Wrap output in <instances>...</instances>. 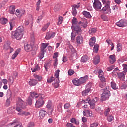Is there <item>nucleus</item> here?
<instances>
[{
    "label": "nucleus",
    "instance_id": "33",
    "mask_svg": "<svg viewBox=\"0 0 127 127\" xmlns=\"http://www.w3.org/2000/svg\"><path fill=\"white\" fill-rule=\"evenodd\" d=\"M50 66H51V62H49L48 63H46L44 64V68L46 71L50 68Z\"/></svg>",
    "mask_w": 127,
    "mask_h": 127
},
{
    "label": "nucleus",
    "instance_id": "51",
    "mask_svg": "<svg viewBox=\"0 0 127 127\" xmlns=\"http://www.w3.org/2000/svg\"><path fill=\"white\" fill-rule=\"evenodd\" d=\"M41 53L39 54V60H41V59H42V58H43V57H44V52H41Z\"/></svg>",
    "mask_w": 127,
    "mask_h": 127
},
{
    "label": "nucleus",
    "instance_id": "54",
    "mask_svg": "<svg viewBox=\"0 0 127 127\" xmlns=\"http://www.w3.org/2000/svg\"><path fill=\"white\" fill-rule=\"evenodd\" d=\"M106 81H101V82L99 84V87L100 88H105L106 87Z\"/></svg>",
    "mask_w": 127,
    "mask_h": 127
},
{
    "label": "nucleus",
    "instance_id": "50",
    "mask_svg": "<svg viewBox=\"0 0 127 127\" xmlns=\"http://www.w3.org/2000/svg\"><path fill=\"white\" fill-rule=\"evenodd\" d=\"M111 87L113 89V90H117V85L115 82H111Z\"/></svg>",
    "mask_w": 127,
    "mask_h": 127
},
{
    "label": "nucleus",
    "instance_id": "32",
    "mask_svg": "<svg viewBox=\"0 0 127 127\" xmlns=\"http://www.w3.org/2000/svg\"><path fill=\"white\" fill-rule=\"evenodd\" d=\"M59 83H60V81H59V78L56 79L54 84V88H55V89L59 87Z\"/></svg>",
    "mask_w": 127,
    "mask_h": 127
},
{
    "label": "nucleus",
    "instance_id": "29",
    "mask_svg": "<svg viewBox=\"0 0 127 127\" xmlns=\"http://www.w3.org/2000/svg\"><path fill=\"white\" fill-rule=\"evenodd\" d=\"M8 21V20L6 18H0V23H1V24H3V25H5V24H6Z\"/></svg>",
    "mask_w": 127,
    "mask_h": 127
},
{
    "label": "nucleus",
    "instance_id": "61",
    "mask_svg": "<svg viewBox=\"0 0 127 127\" xmlns=\"http://www.w3.org/2000/svg\"><path fill=\"white\" fill-rule=\"evenodd\" d=\"M113 120H114V117H113V116L109 115L108 116L107 121H108V122H112V121H113Z\"/></svg>",
    "mask_w": 127,
    "mask_h": 127
},
{
    "label": "nucleus",
    "instance_id": "18",
    "mask_svg": "<svg viewBox=\"0 0 127 127\" xmlns=\"http://www.w3.org/2000/svg\"><path fill=\"white\" fill-rule=\"evenodd\" d=\"M76 42L77 44H82L83 42H84V38L81 35H79L76 37Z\"/></svg>",
    "mask_w": 127,
    "mask_h": 127
},
{
    "label": "nucleus",
    "instance_id": "47",
    "mask_svg": "<svg viewBox=\"0 0 127 127\" xmlns=\"http://www.w3.org/2000/svg\"><path fill=\"white\" fill-rule=\"evenodd\" d=\"M122 50V44L119 43L117 45V51L118 52Z\"/></svg>",
    "mask_w": 127,
    "mask_h": 127
},
{
    "label": "nucleus",
    "instance_id": "17",
    "mask_svg": "<svg viewBox=\"0 0 127 127\" xmlns=\"http://www.w3.org/2000/svg\"><path fill=\"white\" fill-rule=\"evenodd\" d=\"M25 11L24 10H19L17 9L16 10L15 15L17 17H21L23 15H24Z\"/></svg>",
    "mask_w": 127,
    "mask_h": 127
},
{
    "label": "nucleus",
    "instance_id": "44",
    "mask_svg": "<svg viewBox=\"0 0 127 127\" xmlns=\"http://www.w3.org/2000/svg\"><path fill=\"white\" fill-rule=\"evenodd\" d=\"M14 20H15V19L13 18L11 20V21L9 22L10 25V30H11L12 28H13V26H14V23H13Z\"/></svg>",
    "mask_w": 127,
    "mask_h": 127
},
{
    "label": "nucleus",
    "instance_id": "5",
    "mask_svg": "<svg viewBox=\"0 0 127 127\" xmlns=\"http://www.w3.org/2000/svg\"><path fill=\"white\" fill-rule=\"evenodd\" d=\"M37 99H38V100L35 104L36 108H40V107H42L44 104V101H43V99H44V95L40 94L38 95V94Z\"/></svg>",
    "mask_w": 127,
    "mask_h": 127
},
{
    "label": "nucleus",
    "instance_id": "37",
    "mask_svg": "<svg viewBox=\"0 0 127 127\" xmlns=\"http://www.w3.org/2000/svg\"><path fill=\"white\" fill-rule=\"evenodd\" d=\"M14 12H15V7L14 6H11L10 7L9 13L10 14H14Z\"/></svg>",
    "mask_w": 127,
    "mask_h": 127
},
{
    "label": "nucleus",
    "instance_id": "23",
    "mask_svg": "<svg viewBox=\"0 0 127 127\" xmlns=\"http://www.w3.org/2000/svg\"><path fill=\"white\" fill-rule=\"evenodd\" d=\"M118 78L121 79V80H124L125 79V76H126V72H120L117 73Z\"/></svg>",
    "mask_w": 127,
    "mask_h": 127
},
{
    "label": "nucleus",
    "instance_id": "16",
    "mask_svg": "<svg viewBox=\"0 0 127 127\" xmlns=\"http://www.w3.org/2000/svg\"><path fill=\"white\" fill-rule=\"evenodd\" d=\"M89 85H87L85 90L82 92V96H87V95L91 92V87H89Z\"/></svg>",
    "mask_w": 127,
    "mask_h": 127
},
{
    "label": "nucleus",
    "instance_id": "21",
    "mask_svg": "<svg viewBox=\"0 0 127 127\" xmlns=\"http://www.w3.org/2000/svg\"><path fill=\"white\" fill-rule=\"evenodd\" d=\"M93 62L94 65H98L100 62V56H95L93 59Z\"/></svg>",
    "mask_w": 127,
    "mask_h": 127
},
{
    "label": "nucleus",
    "instance_id": "52",
    "mask_svg": "<svg viewBox=\"0 0 127 127\" xmlns=\"http://www.w3.org/2000/svg\"><path fill=\"white\" fill-rule=\"evenodd\" d=\"M101 18L102 20H104V21H108V20H109V18H108V17H107V16L105 15H102L101 16Z\"/></svg>",
    "mask_w": 127,
    "mask_h": 127
},
{
    "label": "nucleus",
    "instance_id": "4",
    "mask_svg": "<svg viewBox=\"0 0 127 127\" xmlns=\"http://www.w3.org/2000/svg\"><path fill=\"white\" fill-rule=\"evenodd\" d=\"M104 7H103L102 10L104 12V13H111V8H110V1L107 0H102Z\"/></svg>",
    "mask_w": 127,
    "mask_h": 127
},
{
    "label": "nucleus",
    "instance_id": "26",
    "mask_svg": "<svg viewBox=\"0 0 127 127\" xmlns=\"http://www.w3.org/2000/svg\"><path fill=\"white\" fill-rule=\"evenodd\" d=\"M82 14L84 15V17H86V18H91L92 17L90 12H87L86 11H83L82 12Z\"/></svg>",
    "mask_w": 127,
    "mask_h": 127
},
{
    "label": "nucleus",
    "instance_id": "34",
    "mask_svg": "<svg viewBox=\"0 0 127 127\" xmlns=\"http://www.w3.org/2000/svg\"><path fill=\"white\" fill-rule=\"evenodd\" d=\"M88 60H89V57H88V56L84 55L81 57V62L85 63V62H87V61H88Z\"/></svg>",
    "mask_w": 127,
    "mask_h": 127
},
{
    "label": "nucleus",
    "instance_id": "28",
    "mask_svg": "<svg viewBox=\"0 0 127 127\" xmlns=\"http://www.w3.org/2000/svg\"><path fill=\"white\" fill-rule=\"evenodd\" d=\"M19 52H20V49L19 48L16 50V51L15 52L14 54L12 55V59H15L16 57H17V55L19 54Z\"/></svg>",
    "mask_w": 127,
    "mask_h": 127
},
{
    "label": "nucleus",
    "instance_id": "53",
    "mask_svg": "<svg viewBox=\"0 0 127 127\" xmlns=\"http://www.w3.org/2000/svg\"><path fill=\"white\" fill-rule=\"evenodd\" d=\"M14 109H15L14 107H10V108H9L7 110L8 114H12V113H13V110Z\"/></svg>",
    "mask_w": 127,
    "mask_h": 127
},
{
    "label": "nucleus",
    "instance_id": "20",
    "mask_svg": "<svg viewBox=\"0 0 127 127\" xmlns=\"http://www.w3.org/2000/svg\"><path fill=\"white\" fill-rule=\"evenodd\" d=\"M109 60L111 64H114L116 62V56L115 55H110L109 57Z\"/></svg>",
    "mask_w": 127,
    "mask_h": 127
},
{
    "label": "nucleus",
    "instance_id": "19",
    "mask_svg": "<svg viewBox=\"0 0 127 127\" xmlns=\"http://www.w3.org/2000/svg\"><path fill=\"white\" fill-rule=\"evenodd\" d=\"M88 79H89V76H88V75H86L84 77H80L79 79L80 85H82V84H85V83L87 82Z\"/></svg>",
    "mask_w": 127,
    "mask_h": 127
},
{
    "label": "nucleus",
    "instance_id": "25",
    "mask_svg": "<svg viewBox=\"0 0 127 127\" xmlns=\"http://www.w3.org/2000/svg\"><path fill=\"white\" fill-rule=\"evenodd\" d=\"M49 45V43H42V46L41 47V51L45 52V49L46 47Z\"/></svg>",
    "mask_w": 127,
    "mask_h": 127
},
{
    "label": "nucleus",
    "instance_id": "10",
    "mask_svg": "<svg viewBox=\"0 0 127 127\" xmlns=\"http://www.w3.org/2000/svg\"><path fill=\"white\" fill-rule=\"evenodd\" d=\"M11 91L9 90L7 92V100L6 101V107H9L10 106V103L11 102Z\"/></svg>",
    "mask_w": 127,
    "mask_h": 127
},
{
    "label": "nucleus",
    "instance_id": "9",
    "mask_svg": "<svg viewBox=\"0 0 127 127\" xmlns=\"http://www.w3.org/2000/svg\"><path fill=\"white\" fill-rule=\"evenodd\" d=\"M37 93L36 92H32L31 95L29 97L28 99L27 100V102L30 106L32 105V101L35 99H37Z\"/></svg>",
    "mask_w": 127,
    "mask_h": 127
},
{
    "label": "nucleus",
    "instance_id": "64",
    "mask_svg": "<svg viewBox=\"0 0 127 127\" xmlns=\"http://www.w3.org/2000/svg\"><path fill=\"white\" fill-rule=\"evenodd\" d=\"M97 126H98V123L95 122L91 124L90 127H97Z\"/></svg>",
    "mask_w": 127,
    "mask_h": 127
},
{
    "label": "nucleus",
    "instance_id": "7",
    "mask_svg": "<svg viewBox=\"0 0 127 127\" xmlns=\"http://www.w3.org/2000/svg\"><path fill=\"white\" fill-rule=\"evenodd\" d=\"M46 107L49 116L52 115L54 107L52 105L51 100H48Z\"/></svg>",
    "mask_w": 127,
    "mask_h": 127
},
{
    "label": "nucleus",
    "instance_id": "3",
    "mask_svg": "<svg viewBox=\"0 0 127 127\" xmlns=\"http://www.w3.org/2000/svg\"><path fill=\"white\" fill-rule=\"evenodd\" d=\"M25 108H26L25 102L20 97H19L16 103V111L17 112H21V109H25Z\"/></svg>",
    "mask_w": 127,
    "mask_h": 127
},
{
    "label": "nucleus",
    "instance_id": "48",
    "mask_svg": "<svg viewBox=\"0 0 127 127\" xmlns=\"http://www.w3.org/2000/svg\"><path fill=\"white\" fill-rule=\"evenodd\" d=\"M76 34H77L75 32L74 33V32H71V40H75V38H76Z\"/></svg>",
    "mask_w": 127,
    "mask_h": 127
},
{
    "label": "nucleus",
    "instance_id": "60",
    "mask_svg": "<svg viewBox=\"0 0 127 127\" xmlns=\"http://www.w3.org/2000/svg\"><path fill=\"white\" fill-rule=\"evenodd\" d=\"M77 22H78L77 21V18L73 17L72 19V26H75L74 25H76Z\"/></svg>",
    "mask_w": 127,
    "mask_h": 127
},
{
    "label": "nucleus",
    "instance_id": "14",
    "mask_svg": "<svg viewBox=\"0 0 127 127\" xmlns=\"http://www.w3.org/2000/svg\"><path fill=\"white\" fill-rule=\"evenodd\" d=\"M55 32H48L46 33L45 39L46 40H49V39H51V38H53L54 36H55Z\"/></svg>",
    "mask_w": 127,
    "mask_h": 127
},
{
    "label": "nucleus",
    "instance_id": "56",
    "mask_svg": "<svg viewBox=\"0 0 127 127\" xmlns=\"http://www.w3.org/2000/svg\"><path fill=\"white\" fill-rule=\"evenodd\" d=\"M122 67H123V69L124 70L123 72H125V73H126V72H127V64H123L122 65Z\"/></svg>",
    "mask_w": 127,
    "mask_h": 127
},
{
    "label": "nucleus",
    "instance_id": "39",
    "mask_svg": "<svg viewBox=\"0 0 127 127\" xmlns=\"http://www.w3.org/2000/svg\"><path fill=\"white\" fill-rule=\"evenodd\" d=\"M99 51V45L96 44L94 45V47L93 48V51L95 52V53H98V51Z\"/></svg>",
    "mask_w": 127,
    "mask_h": 127
},
{
    "label": "nucleus",
    "instance_id": "62",
    "mask_svg": "<svg viewBox=\"0 0 127 127\" xmlns=\"http://www.w3.org/2000/svg\"><path fill=\"white\" fill-rule=\"evenodd\" d=\"M34 127V122H30L28 123L27 127Z\"/></svg>",
    "mask_w": 127,
    "mask_h": 127
},
{
    "label": "nucleus",
    "instance_id": "41",
    "mask_svg": "<svg viewBox=\"0 0 127 127\" xmlns=\"http://www.w3.org/2000/svg\"><path fill=\"white\" fill-rule=\"evenodd\" d=\"M48 83H52L53 81H56V79L54 78L53 76H51V77L49 78L47 80Z\"/></svg>",
    "mask_w": 127,
    "mask_h": 127
},
{
    "label": "nucleus",
    "instance_id": "1",
    "mask_svg": "<svg viewBox=\"0 0 127 127\" xmlns=\"http://www.w3.org/2000/svg\"><path fill=\"white\" fill-rule=\"evenodd\" d=\"M80 26H82L83 28H86L88 26V22L85 19L83 21H80L78 25L72 26V29H74L76 34H81L82 32V29Z\"/></svg>",
    "mask_w": 127,
    "mask_h": 127
},
{
    "label": "nucleus",
    "instance_id": "46",
    "mask_svg": "<svg viewBox=\"0 0 127 127\" xmlns=\"http://www.w3.org/2000/svg\"><path fill=\"white\" fill-rule=\"evenodd\" d=\"M50 25V23H48L46 25L44 26V27L42 28V30L43 31H45L48 28V27Z\"/></svg>",
    "mask_w": 127,
    "mask_h": 127
},
{
    "label": "nucleus",
    "instance_id": "36",
    "mask_svg": "<svg viewBox=\"0 0 127 127\" xmlns=\"http://www.w3.org/2000/svg\"><path fill=\"white\" fill-rule=\"evenodd\" d=\"M20 112L18 113L19 116H29V115H30V113L29 112H26L25 111L21 112V110Z\"/></svg>",
    "mask_w": 127,
    "mask_h": 127
},
{
    "label": "nucleus",
    "instance_id": "43",
    "mask_svg": "<svg viewBox=\"0 0 127 127\" xmlns=\"http://www.w3.org/2000/svg\"><path fill=\"white\" fill-rule=\"evenodd\" d=\"M10 48V44L8 43H6L4 45V49L5 50H8Z\"/></svg>",
    "mask_w": 127,
    "mask_h": 127
},
{
    "label": "nucleus",
    "instance_id": "13",
    "mask_svg": "<svg viewBox=\"0 0 127 127\" xmlns=\"http://www.w3.org/2000/svg\"><path fill=\"white\" fill-rule=\"evenodd\" d=\"M127 21L125 20H120L116 23V25L119 27H125V26H127Z\"/></svg>",
    "mask_w": 127,
    "mask_h": 127
},
{
    "label": "nucleus",
    "instance_id": "58",
    "mask_svg": "<svg viewBox=\"0 0 127 127\" xmlns=\"http://www.w3.org/2000/svg\"><path fill=\"white\" fill-rule=\"evenodd\" d=\"M58 60L57 59H55L54 60V63L53 64L54 68H56L57 67V65H58Z\"/></svg>",
    "mask_w": 127,
    "mask_h": 127
},
{
    "label": "nucleus",
    "instance_id": "45",
    "mask_svg": "<svg viewBox=\"0 0 127 127\" xmlns=\"http://www.w3.org/2000/svg\"><path fill=\"white\" fill-rule=\"evenodd\" d=\"M34 78L37 79L39 82H41V80H42V77L37 75H34Z\"/></svg>",
    "mask_w": 127,
    "mask_h": 127
},
{
    "label": "nucleus",
    "instance_id": "35",
    "mask_svg": "<svg viewBox=\"0 0 127 127\" xmlns=\"http://www.w3.org/2000/svg\"><path fill=\"white\" fill-rule=\"evenodd\" d=\"M72 83L75 85V86H81L79 79H73L72 80Z\"/></svg>",
    "mask_w": 127,
    "mask_h": 127
},
{
    "label": "nucleus",
    "instance_id": "57",
    "mask_svg": "<svg viewBox=\"0 0 127 127\" xmlns=\"http://www.w3.org/2000/svg\"><path fill=\"white\" fill-rule=\"evenodd\" d=\"M8 81L11 85H12V84H13V82H14V79H13V77L10 76L8 79Z\"/></svg>",
    "mask_w": 127,
    "mask_h": 127
},
{
    "label": "nucleus",
    "instance_id": "38",
    "mask_svg": "<svg viewBox=\"0 0 127 127\" xmlns=\"http://www.w3.org/2000/svg\"><path fill=\"white\" fill-rule=\"evenodd\" d=\"M110 113V108H106L105 109L104 113V115L105 117H107Z\"/></svg>",
    "mask_w": 127,
    "mask_h": 127
},
{
    "label": "nucleus",
    "instance_id": "12",
    "mask_svg": "<svg viewBox=\"0 0 127 127\" xmlns=\"http://www.w3.org/2000/svg\"><path fill=\"white\" fill-rule=\"evenodd\" d=\"M93 7L96 10H99L102 8V4L99 0H94V2L93 3Z\"/></svg>",
    "mask_w": 127,
    "mask_h": 127
},
{
    "label": "nucleus",
    "instance_id": "6",
    "mask_svg": "<svg viewBox=\"0 0 127 127\" xmlns=\"http://www.w3.org/2000/svg\"><path fill=\"white\" fill-rule=\"evenodd\" d=\"M108 88H109L108 86L106 87V89H103V92L101 95L100 100L102 101V102L104 101H106L107 99H109L110 94V91L108 90Z\"/></svg>",
    "mask_w": 127,
    "mask_h": 127
},
{
    "label": "nucleus",
    "instance_id": "55",
    "mask_svg": "<svg viewBox=\"0 0 127 127\" xmlns=\"http://www.w3.org/2000/svg\"><path fill=\"white\" fill-rule=\"evenodd\" d=\"M60 72V70L59 69L57 70L55 72V76L56 78V79H59L58 77H59V72Z\"/></svg>",
    "mask_w": 127,
    "mask_h": 127
},
{
    "label": "nucleus",
    "instance_id": "49",
    "mask_svg": "<svg viewBox=\"0 0 127 127\" xmlns=\"http://www.w3.org/2000/svg\"><path fill=\"white\" fill-rule=\"evenodd\" d=\"M58 111L60 113H62V103H59L58 106Z\"/></svg>",
    "mask_w": 127,
    "mask_h": 127
},
{
    "label": "nucleus",
    "instance_id": "30",
    "mask_svg": "<svg viewBox=\"0 0 127 127\" xmlns=\"http://www.w3.org/2000/svg\"><path fill=\"white\" fill-rule=\"evenodd\" d=\"M70 122L72 123V124H75V125H79L80 124V121L78 119H76L75 118H72Z\"/></svg>",
    "mask_w": 127,
    "mask_h": 127
},
{
    "label": "nucleus",
    "instance_id": "15",
    "mask_svg": "<svg viewBox=\"0 0 127 127\" xmlns=\"http://www.w3.org/2000/svg\"><path fill=\"white\" fill-rule=\"evenodd\" d=\"M6 127H22V125L21 123H16L15 121L13 122L7 126H6Z\"/></svg>",
    "mask_w": 127,
    "mask_h": 127
},
{
    "label": "nucleus",
    "instance_id": "22",
    "mask_svg": "<svg viewBox=\"0 0 127 127\" xmlns=\"http://www.w3.org/2000/svg\"><path fill=\"white\" fill-rule=\"evenodd\" d=\"M38 83L37 80L35 79H30L29 81V85L31 86V87H32V86H36Z\"/></svg>",
    "mask_w": 127,
    "mask_h": 127
},
{
    "label": "nucleus",
    "instance_id": "2",
    "mask_svg": "<svg viewBox=\"0 0 127 127\" xmlns=\"http://www.w3.org/2000/svg\"><path fill=\"white\" fill-rule=\"evenodd\" d=\"M24 31V29L23 26H21L18 27L17 29L15 31L14 34L13 35L14 38L17 40H20L23 36V32Z\"/></svg>",
    "mask_w": 127,
    "mask_h": 127
},
{
    "label": "nucleus",
    "instance_id": "27",
    "mask_svg": "<svg viewBox=\"0 0 127 127\" xmlns=\"http://www.w3.org/2000/svg\"><path fill=\"white\" fill-rule=\"evenodd\" d=\"M95 43H96V37H93L89 40V45L90 46H94Z\"/></svg>",
    "mask_w": 127,
    "mask_h": 127
},
{
    "label": "nucleus",
    "instance_id": "59",
    "mask_svg": "<svg viewBox=\"0 0 127 127\" xmlns=\"http://www.w3.org/2000/svg\"><path fill=\"white\" fill-rule=\"evenodd\" d=\"M69 47L72 53H75V52H76V50L75 49V48H74L73 46H72L71 45H69Z\"/></svg>",
    "mask_w": 127,
    "mask_h": 127
},
{
    "label": "nucleus",
    "instance_id": "24",
    "mask_svg": "<svg viewBox=\"0 0 127 127\" xmlns=\"http://www.w3.org/2000/svg\"><path fill=\"white\" fill-rule=\"evenodd\" d=\"M24 49L26 51H31L32 50V46L28 44H25Z\"/></svg>",
    "mask_w": 127,
    "mask_h": 127
},
{
    "label": "nucleus",
    "instance_id": "31",
    "mask_svg": "<svg viewBox=\"0 0 127 127\" xmlns=\"http://www.w3.org/2000/svg\"><path fill=\"white\" fill-rule=\"evenodd\" d=\"M46 115V111H45L43 110H41L40 111L39 116H40V118H41V119H42V118H44V117H45Z\"/></svg>",
    "mask_w": 127,
    "mask_h": 127
},
{
    "label": "nucleus",
    "instance_id": "40",
    "mask_svg": "<svg viewBox=\"0 0 127 127\" xmlns=\"http://www.w3.org/2000/svg\"><path fill=\"white\" fill-rule=\"evenodd\" d=\"M72 14L73 16L77 15V6L72 7Z\"/></svg>",
    "mask_w": 127,
    "mask_h": 127
},
{
    "label": "nucleus",
    "instance_id": "63",
    "mask_svg": "<svg viewBox=\"0 0 127 127\" xmlns=\"http://www.w3.org/2000/svg\"><path fill=\"white\" fill-rule=\"evenodd\" d=\"M113 69H115V65H112V66L108 67L107 68V71H112V70H113Z\"/></svg>",
    "mask_w": 127,
    "mask_h": 127
},
{
    "label": "nucleus",
    "instance_id": "42",
    "mask_svg": "<svg viewBox=\"0 0 127 127\" xmlns=\"http://www.w3.org/2000/svg\"><path fill=\"white\" fill-rule=\"evenodd\" d=\"M89 32L90 34H94L97 32V29L96 28H91L89 30Z\"/></svg>",
    "mask_w": 127,
    "mask_h": 127
},
{
    "label": "nucleus",
    "instance_id": "11",
    "mask_svg": "<svg viewBox=\"0 0 127 127\" xmlns=\"http://www.w3.org/2000/svg\"><path fill=\"white\" fill-rule=\"evenodd\" d=\"M98 100H99L98 97H95L94 99H89V104H90L91 109H95V107H96V103L98 102Z\"/></svg>",
    "mask_w": 127,
    "mask_h": 127
},
{
    "label": "nucleus",
    "instance_id": "8",
    "mask_svg": "<svg viewBox=\"0 0 127 127\" xmlns=\"http://www.w3.org/2000/svg\"><path fill=\"white\" fill-rule=\"evenodd\" d=\"M94 73L95 74H98V77L101 82L106 81V78H105V75H104V72H103V70H102V69H99V70H95L94 71Z\"/></svg>",
    "mask_w": 127,
    "mask_h": 127
}]
</instances>
